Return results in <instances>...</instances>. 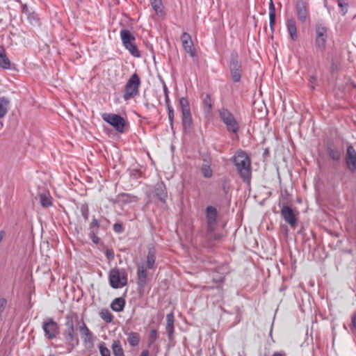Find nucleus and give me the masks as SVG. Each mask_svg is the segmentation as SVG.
I'll return each mask as SVG.
<instances>
[{"instance_id":"79ce46f5","label":"nucleus","mask_w":356,"mask_h":356,"mask_svg":"<svg viewBox=\"0 0 356 356\" xmlns=\"http://www.w3.org/2000/svg\"><path fill=\"white\" fill-rule=\"evenodd\" d=\"M157 332L156 330H152L149 334L148 343L149 346L153 344L157 339Z\"/></svg>"},{"instance_id":"a19ab883","label":"nucleus","mask_w":356,"mask_h":356,"mask_svg":"<svg viewBox=\"0 0 356 356\" xmlns=\"http://www.w3.org/2000/svg\"><path fill=\"white\" fill-rule=\"evenodd\" d=\"M80 211L85 221H87L89 218V209L87 204H82L80 207Z\"/></svg>"},{"instance_id":"13d9d810","label":"nucleus","mask_w":356,"mask_h":356,"mask_svg":"<svg viewBox=\"0 0 356 356\" xmlns=\"http://www.w3.org/2000/svg\"><path fill=\"white\" fill-rule=\"evenodd\" d=\"M222 281H223V278H220V282H222Z\"/></svg>"},{"instance_id":"a18cd8bd","label":"nucleus","mask_w":356,"mask_h":356,"mask_svg":"<svg viewBox=\"0 0 356 356\" xmlns=\"http://www.w3.org/2000/svg\"><path fill=\"white\" fill-rule=\"evenodd\" d=\"M99 227H100V224H99L98 220L96 219L95 217H93L91 222L89 225L90 231H92V229L98 231Z\"/></svg>"},{"instance_id":"4c0bfd02","label":"nucleus","mask_w":356,"mask_h":356,"mask_svg":"<svg viewBox=\"0 0 356 356\" xmlns=\"http://www.w3.org/2000/svg\"><path fill=\"white\" fill-rule=\"evenodd\" d=\"M66 322H65V330H74V321H73V314H68L66 315Z\"/></svg>"},{"instance_id":"f03ea898","label":"nucleus","mask_w":356,"mask_h":356,"mask_svg":"<svg viewBox=\"0 0 356 356\" xmlns=\"http://www.w3.org/2000/svg\"><path fill=\"white\" fill-rule=\"evenodd\" d=\"M104 121L111 125L116 131L124 134L128 130V123L124 118L115 113H104L102 115Z\"/></svg>"},{"instance_id":"a211bd4d","label":"nucleus","mask_w":356,"mask_h":356,"mask_svg":"<svg viewBox=\"0 0 356 356\" xmlns=\"http://www.w3.org/2000/svg\"><path fill=\"white\" fill-rule=\"evenodd\" d=\"M174 321L175 317L172 312L166 315L165 330L168 333V337L170 342L174 340Z\"/></svg>"},{"instance_id":"4468645a","label":"nucleus","mask_w":356,"mask_h":356,"mask_svg":"<svg viewBox=\"0 0 356 356\" xmlns=\"http://www.w3.org/2000/svg\"><path fill=\"white\" fill-rule=\"evenodd\" d=\"M63 337L67 346V352L70 353L79 343L78 336L75 334L74 330H65Z\"/></svg>"},{"instance_id":"c9c22d12","label":"nucleus","mask_w":356,"mask_h":356,"mask_svg":"<svg viewBox=\"0 0 356 356\" xmlns=\"http://www.w3.org/2000/svg\"><path fill=\"white\" fill-rule=\"evenodd\" d=\"M168 109V116L170 122V126L171 129L173 131L174 129V118H175V111L174 108L172 106H166Z\"/></svg>"},{"instance_id":"7c9ffc66","label":"nucleus","mask_w":356,"mask_h":356,"mask_svg":"<svg viewBox=\"0 0 356 356\" xmlns=\"http://www.w3.org/2000/svg\"><path fill=\"white\" fill-rule=\"evenodd\" d=\"M202 107L204 112L209 113L213 107V102L209 94H207L202 100Z\"/></svg>"},{"instance_id":"2eb2a0df","label":"nucleus","mask_w":356,"mask_h":356,"mask_svg":"<svg viewBox=\"0 0 356 356\" xmlns=\"http://www.w3.org/2000/svg\"><path fill=\"white\" fill-rule=\"evenodd\" d=\"M345 161L348 169L354 172L356 171V150L351 145L347 147Z\"/></svg>"},{"instance_id":"58836bf2","label":"nucleus","mask_w":356,"mask_h":356,"mask_svg":"<svg viewBox=\"0 0 356 356\" xmlns=\"http://www.w3.org/2000/svg\"><path fill=\"white\" fill-rule=\"evenodd\" d=\"M201 170L204 177L210 178L213 175L212 170L209 165H202Z\"/></svg>"},{"instance_id":"dca6fc26","label":"nucleus","mask_w":356,"mask_h":356,"mask_svg":"<svg viewBox=\"0 0 356 356\" xmlns=\"http://www.w3.org/2000/svg\"><path fill=\"white\" fill-rule=\"evenodd\" d=\"M181 40L183 48L191 57L196 56V50L193 46L191 36L186 32H184L181 35Z\"/></svg>"},{"instance_id":"864d4df0","label":"nucleus","mask_w":356,"mask_h":356,"mask_svg":"<svg viewBox=\"0 0 356 356\" xmlns=\"http://www.w3.org/2000/svg\"><path fill=\"white\" fill-rule=\"evenodd\" d=\"M331 69L332 72H334L337 70V64L332 60V64H331Z\"/></svg>"},{"instance_id":"473e14b6","label":"nucleus","mask_w":356,"mask_h":356,"mask_svg":"<svg viewBox=\"0 0 356 356\" xmlns=\"http://www.w3.org/2000/svg\"><path fill=\"white\" fill-rule=\"evenodd\" d=\"M179 106L181 108V112H188L191 111L189 102L186 97H181L179 99Z\"/></svg>"},{"instance_id":"b1692460","label":"nucleus","mask_w":356,"mask_h":356,"mask_svg":"<svg viewBox=\"0 0 356 356\" xmlns=\"http://www.w3.org/2000/svg\"><path fill=\"white\" fill-rule=\"evenodd\" d=\"M125 304L126 301L124 298L122 297L116 298L111 302L110 307L113 311L120 312L123 311Z\"/></svg>"},{"instance_id":"e433bc0d","label":"nucleus","mask_w":356,"mask_h":356,"mask_svg":"<svg viewBox=\"0 0 356 356\" xmlns=\"http://www.w3.org/2000/svg\"><path fill=\"white\" fill-rule=\"evenodd\" d=\"M99 353L101 356H111L110 350L106 346L104 342H100L98 344Z\"/></svg>"},{"instance_id":"37998d69","label":"nucleus","mask_w":356,"mask_h":356,"mask_svg":"<svg viewBox=\"0 0 356 356\" xmlns=\"http://www.w3.org/2000/svg\"><path fill=\"white\" fill-rule=\"evenodd\" d=\"M163 93H164V96H165V106H172L170 104V97H169V90L165 83L163 86Z\"/></svg>"},{"instance_id":"412c9836","label":"nucleus","mask_w":356,"mask_h":356,"mask_svg":"<svg viewBox=\"0 0 356 356\" xmlns=\"http://www.w3.org/2000/svg\"><path fill=\"white\" fill-rule=\"evenodd\" d=\"M181 124L184 132H189L193 124L191 111L181 113Z\"/></svg>"},{"instance_id":"8fccbe9b","label":"nucleus","mask_w":356,"mask_h":356,"mask_svg":"<svg viewBox=\"0 0 356 356\" xmlns=\"http://www.w3.org/2000/svg\"><path fill=\"white\" fill-rule=\"evenodd\" d=\"M22 12L23 14H24L26 16L27 19H30V15H31V12L29 10V8L27 6V5L24 4L22 6Z\"/></svg>"},{"instance_id":"c756f323","label":"nucleus","mask_w":356,"mask_h":356,"mask_svg":"<svg viewBox=\"0 0 356 356\" xmlns=\"http://www.w3.org/2000/svg\"><path fill=\"white\" fill-rule=\"evenodd\" d=\"M127 335V341L131 346L135 347L139 344L140 338L138 332H131Z\"/></svg>"},{"instance_id":"6e6d98bb","label":"nucleus","mask_w":356,"mask_h":356,"mask_svg":"<svg viewBox=\"0 0 356 356\" xmlns=\"http://www.w3.org/2000/svg\"><path fill=\"white\" fill-rule=\"evenodd\" d=\"M140 356H149V350H143Z\"/></svg>"},{"instance_id":"9b49d317","label":"nucleus","mask_w":356,"mask_h":356,"mask_svg":"<svg viewBox=\"0 0 356 356\" xmlns=\"http://www.w3.org/2000/svg\"><path fill=\"white\" fill-rule=\"evenodd\" d=\"M42 329L45 337L49 339L56 338L59 332L58 325L52 318H49L47 321L43 323Z\"/></svg>"},{"instance_id":"cd10ccee","label":"nucleus","mask_w":356,"mask_h":356,"mask_svg":"<svg viewBox=\"0 0 356 356\" xmlns=\"http://www.w3.org/2000/svg\"><path fill=\"white\" fill-rule=\"evenodd\" d=\"M150 5L158 15H163V5L162 0H149Z\"/></svg>"},{"instance_id":"603ef678","label":"nucleus","mask_w":356,"mask_h":356,"mask_svg":"<svg viewBox=\"0 0 356 356\" xmlns=\"http://www.w3.org/2000/svg\"><path fill=\"white\" fill-rule=\"evenodd\" d=\"M31 24H33L34 22H37L38 19L35 16L34 13H31V15H30V19H28Z\"/></svg>"},{"instance_id":"f3484780","label":"nucleus","mask_w":356,"mask_h":356,"mask_svg":"<svg viewBox=\"0 0 356 356\" xmlns=\"http://www.w3.org/2000/svg\"><path fill=\"white\" fill-rule=\"evenodd\" d=\"M147 269L144 264L137 265V284L140 289H143L147 283Z\"/></svg>"},{"instance_id":"ea45409f","label":"nucleus","mask_w":356,"mask_h":356,"mask_svg":"<svg viewBox=\"0 0 356 356\" xmlns=\"http://www.w3.org/2000/svg\"><path fill=\"white\" fill-rule=\"evenodd\" d=\"M118 197L120 201H122L124 202H131L133 201V199L136 198V197L131 195L129 194H127V193L119 194Z\"/></svg>"},{"instance_id":"4d7b16f0","label":"nucleus","mask_w":356,"mask_h":356,"mask_svg":"<svg viewBox=\"0 0 356 356\" xmlns=\"http://www.w3.org/2000/svg\"><path fill=\"white\" fill-rule=\"evenodd\" d=\"M313 80L315 81L316 79L312 76V77H311V79H310L311 83H312Z\"/></svg>"},{"instance_id":"20e7f679","label":"nucleus","mask_w":356,"mask_h":356,"mask_svg":"<svg viewBox=\"0 0 356 356\" xmlns=\"http://www.w3.org/2000/svg\"><path fill=\"white\" fill-rule=\"evenodd\" d=\"M141 81L138 75L135 72L128 79L124 86L123 98L125 101L134 98L139 94Z\"/></svg>"},{"instance_id":"aec40b11","label":"nucleus","mask_w":356,"mask_h":356,"mask_svg":"<svg viewBox=\"0 0 356 356\" xmlns=\"http://www.w3.org/2000/svg\"><path fill=\"white\" fill-rule=\"evenodd\" d=\"M286 26L291 39L296 41L298 39L296 20L293 17L287 19L286 21Z\"/></svg>"},{"instance_id":"1a4fd4ad","label":"nucleus","mask_w":356,"mask_h":356,"mask_svg":"<svg viewBox=\"0 0 356 356\" xmlns=\"http://www.w3.org/2000/svg\"><path fill=\"white\" fill-rule=\"evenodd\" d=\"M296 11L298 20L305 24L309 19V10L307 0H297Z\"/></svg>"},{"instance_id":"5fc2aeb1","label":"nucleus","mask_w":356,"mask_h":356,"mask_svg":"<svg viewBox=\"0 0 356 356\" xmlns=\"http://www.w3.org/2000/svg\"><path fill=\"white\" fill-rule=\"evenodd\" d=\"M352 323L353 327L356 329V313L353 315L352 318Z\"/></svg>"},{"instance_id":"423d86ee","label":"nucleus","mask_w":356,"mask_h":356,"mask_svg":"<svg viewBox=\"0 0 356 356\" xmlns=\"http://www.w3.org/2000/svg\"><path fill=\"white\" fill-rule=\"evenodd\" d=\"M316 38L315 46L317 51L323 52L326 48V41L327 38V28L323 23H317L315 26Z\"/></svg>"},{"instance_id":"a878e982","label":"nucleus","mask_w":356,"mask_h":356,"mask_svg":"<svg viewBox=\"0 0 356 356\" xmlns=\"http://www.w3.org/2000/svg\"><path fill=\"white\" fill-rule=\"evenodd\" d=\"M0 67L6 70L10 68V61L1 47H0Z\"/></svg>"},{"instance_id":"f704fd0d","label":"nucleus","mask_w":356,"mask_h":356,"mask_svg":"<svg viewBox=\"0 0 356 356\" xmlns=\"http://www.w3.org/2000/svg\"><path fill=\"white\" fill-rule=\"evenodd\" d=\"M222 237L223 235L222 234L214 233V231L209 232L208 229H207V238L209 241H218L221 240Z\"/></svg>"},{"instance_id":"bb28decb","label":"nucleus","mask_w":356,"mask_h":356,"mask_svg":"<svg viewBox=\"0 0 356 356\" xmlns=\"http://www.w3.org/2000/svg\"><path fill=\"white\" fill-rule=\"evenodd\" d=\"M111 348L114 356H125L120 340H114L112 343Z\"/></svg>"},{"instance_id":"6e6552de","label":"nucleus","mask_w":356,"mask_h":356,"mask_svg":"<svg viewBox=\"0 0 356 356\" xmlns=\"http://www.w3.org/2000/svg\"><path fill=\"white\" fill-rule=\"evenodd\" d=\"M108 280L111 286L113 289L122 288L127 284V277L121 275L120 270L118 268H113L110 270Z\"/></svg>"},{"instance_id":"c85d7f7f","label":"nucleus","mask_w":356,"mask_h":356,"mask_svg":"<svg viewBox=\"0 0 356 356\" xmlns=\"http://www.w3.org/2000/svg\"><path fill=\"white\" fill-rule=\"evenodd\" d=\"M9 106L10 101L7 98L4 97H0V119L6 115Z\"/></svg>"},{"instance_id":"9d476101","label":"nucleus","mask_w":356,"mask_h":356,"mask_svg":"<svg viewBox=\"0 0 356 356\" xmlns=\"http://www.w3.org/2000/svg\"><path fill=\"white\" fill-rule=\"evenodd\" d=\"M207 229L209 232H213L217 226L218 211L213 206H208L205 209Z\"/></svg>"},{"instance_id":"0eeeda50","label":"nucleus","mask_w":356,"mask_h":356,"mask_svg":"<svg viewBox=\"0 0 356 356\" xmlns=\"http://www.w3.org/2000/svg\"><path fill=\"white\" fill-rule=\"evenodd\" d=\"M219 116L223 123L225 124L227 129L229 132L236 134L239 130V125L233 114L227 108H221L219 110Z\"/></svg>"},{"instance_id":"5701e85b","label":"nucleus","mask_w":356,"mask_h":356,"mask_svg":"<svg viewBox=\"0 0 356 356\" xmlns=\"http://www.w3.org/2000/svg\"><path fill=\"white\" fill-rule=\"evenodd\" d=\"M269 26L272 33L275 31L276 13L275 7L273 0H270L269 3Z\"/></svg>"},{"instance_id":"49530a36","label":"nucleus","mask_w":356,"mask_h":356,"mask_svg":"<svg viewBox=\"0 0 356 356\" xmlns=\"http://www.w3.org/2000/svg\"><path fill=\"white\" fill-rule=\"evenodd\" d=\"M7 300L3 298H0V319H1V315L7 306Z\"/></svg>"},{"instance_id":"ddd939ff","label":"nucleus","mask_w":356,"mask_h":356,"mask_svg":"<svg viewBox=\"0 0 356 356\" xmlns=\"http://www.w3.org/2000/svg\"><path fill=\"white\" fill-rule=\"evenodd\" d=\"M280 213L284 221L290 225L291 228H296L297 226V217L293 210L289 206L283 204Z\"/></svg>"},{"instance_id":"3c124183","label":"nucleus","mask_w":356,"mask_h":356,"mask_svg":"<svg viewBox=\"0 0 356 356\" xmlns=\"http://www.w3.org/2000/svg\"><path fill=\"white\" fill-rule=\"evenodd\" d=\"M105 255L108 259H113L114 258V252L111 249H107L105 252Z\"/></svg>"},{"instance_id":"6ab92c4d","label":"nucleus","mask_w":356,"mask_h":356,"mask_svg":"<svg viewBox=\"0 0 356 356\" xmlns=\"http://www.w3.org/2000/svg\"><path fill=\"white\" fill-rule=\"evenodd\" d=\"M154 193L161 202H165L166 198L168 197V193L165 185L163 184V182H158L154 186Z\"/></svg>"},{"instance_id":"f257e3e1","label":"nucleus","mask_w":356,"mask_h":356,"mask_svg":"<svg viewBox=\"0 0 356 356\" xmlns=\"http://www.w3.org/2000/svg\"><path fill=\"white\" fill-rule=\"evenodd\" d=\"M232 161L242 180L250 183L252 174L251 161L247 153L242 149H238L232 158Z\"/></svg>"},{"instance_id":"09e8293b","label":"nucleus","mask_w":356,"mask_h":356,"mask_svg":"<svg viewBox=\"0 0 356 356\" xmlns=\"http://www.w3.org/2000/svg\"><path fill=\"white\" fill-rule=\"evenodd\" d=\"M338 6L339 8H341V10L343 13V15H345L347 12V7L348 3L344 1V0H339L338 1Z\"/></svg>"},{"instance_id":"7ed1b4c3","label":"nucleus","mask_w":356,"mask_h":356,"mask_svg":"<svg viewBox=\"0 0 356 356\" xmlns=\"http://www.w3.org/2000/svg\"><path fill=\"white\" fill-rule=\"evenodd\" d=\"M229 68L232 81L234 83H238L242 76L243 67L241 60L239 58L238 54L236 51H233L230 54Z\"/></svg>"},{"instance_id":"2f4dec72","label":"nucleus","mask_w":356,"mask_h":356,"mask_svg":"<svg viewBox=\"0 0 356 356\" xmlns=\"http://www.w3.org/2000/svg\"><path fill=\"white\" fill-rule=\"evenodd\" d=\"M40 202L43 207H49L52 204V198L49 195L40 194Z\"/></svg>"},{"instance_id":"39448f33","label":"nucleus","mask_w":356,"mask_h":356,"mask_svg":"<svg viewBox=\"0 0 356 356\" xmlns=\"http://www.w3.org/2000/svg\"><path fill=\"white\" fill-rule=\"evenodd\" d=\"M120 35L125 49L128 50L133 56L136 58L140 57V52L135 44V36L128 29H122Z\"/></svg>"},{"instance_id":"4be33fe9","label":"nucleus","mask_w":356,"mask_h":356,"mask_svg":"<svg viewBox=\"0 0 356 356\" xmlns=\"http://www.w3.org/2000/svg\"><path fill=\"white\" fill-rule=\"evenodd\" d=\"M149 270L156 268V250L154 247H149L147 254V260L145 264Z\"/></svg>"},{"instance_id":"f8f14e48","label":"nucleus","mask_w":356,"mask_h":356,"mask_svg":"<svg viewBox=\"0 0 356 356\" xmlns=\"http://www.w3.org/2000/svg\"><path fill=\"white\" fill-rule=\"evenodd\" d=\"M79 330L85 346L87 348H92L94 346V335L84 321H82Z\"/></svg>"},{"instance_id":"393cba45","label":"nucleus","mask_w":356,"mask_h":356,"mask_svg":"<svg viewBox=\"0 0 356 356\" xmlns=\"http://www.w3.org/2000/svg\"><path fill=\"white\" fill-rule=\"evenodd\" d=\"M326 152L330 156V159H332L334 161H339L341 157V151L337 148L336 147L333 145H329L327 147Z\"/></svg>"},{"instance_id":"72a5a7b5","label":"nucleus","mask_w":356,"mask_h":356,"mask_svg":"<svg viewBox=\"0 0 356 356\" xmlns=\"http://www.w3.org/2000/svg\"><path fill=\"white\" fill-rule=\"evenodd\" d=\"M99 316L108 323H111L113 318V314L106 309H102L99 313Z\"/></svg>"},{"instance_id":"de8ad7c7","label":"nucleus","mask_w":356,"mask_h":356,"mask_svg":"<svg viewBox=\"0 0 356 356\" xmlns=\"http://www.w3.org/2000/svg\"><path fill=\"white\" fill-rule=\"evenodd\" d=\"M113 231L115 233L121 234L124 232V227L121 223L117 222L113 225Z\"/></svg>"},{"instance_id":"c03bdc74","label":"nucleus","mask_w":356,"mask_h":356,"mask_svg":"<svg viewBox=\"0 0 356 356\" xmlns=\"http://www.w3.org/2000/svg\"><path fill=\"white\" fill-rule=\"evenodd\" d=\"M97 233H98V231L95 230V229H92V231H90V233H89V237L90 238L92 241L95 244H98L99 242V238L97 236Z\"/></svg>"}]
</instances>
